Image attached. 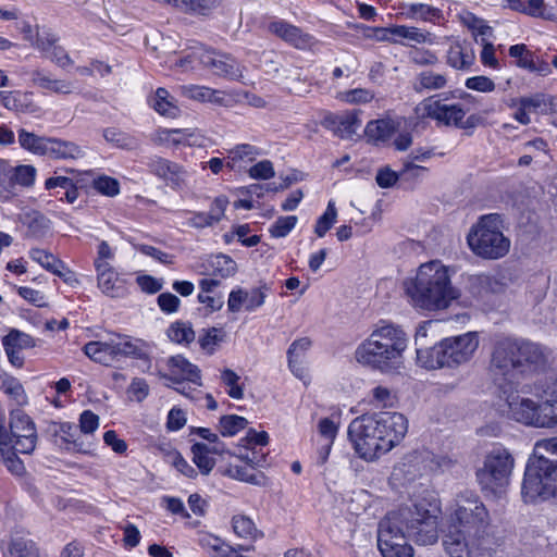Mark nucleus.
I'll use <instances>...</instances> for the list:
<instances>
[{
    "label": "nucleus",
    "mask_w": 557,
    "mask_h": 557,
    "mask_svg": "<svg viewBox=\"0 0 557 557\" xmlns=\"http://www.w3.org/2000/svg\"><path fill=\"white\" fill-rule=\"evenodd\" d=\"M442 513L436 492L423 490L411 505L389 512L379 524L377 546L383 557H413L412 540L418 545H433L438 540Z\"/></svg>",
    "instance_id": "nucleus-1"
},
{
    "label": "nucleus",
    "mask_w": 557,
    "mask_h": 557,
    "mask_svg": "<svg viewBox=\"0 0 557 557\" xmlns=\"http://www.w3.org/2000/svg\"><path fill=\"white\" fill-rule=\"evenodd\" d=\"M408 419L397 411H379L354 419L347 437L355 455L367 463H376L398 447L408 433Z\"/></svg>",
    "instance_id": "nucleus-2"
},
{
    "label": "nucleus",
    "mask_w": 557,
    "mask_h": 557,
    "mask_svg": "<svg viewBox=\"0 0 557 557\" xmlns=\"http://www.w3.org/2000/svg\"><path fill=\"white\" fill-rule=\"evenodd\" d=\"M456 269L435 259L421 263L401 282L407 302L419 312H438L459 300L461 292L453 284Z\"/></svg>",
    "instance_id": "nucleus-3"
},
{
    "label": "nucleus",
    "mask_w": 557,
    "mask_h": 557,
    "mask_svg": "<svg viewBox=\"0 0 557 557\" xmlns=\"http://www.w3.org/2000/svg\"><path fill=\"white\" fill-rule=\"evenodd\" d=\"M500 413L509 420L535 429L557 428V377L553 374L525 384L520 392L505 391Z\"/></svg>",
    "instance_id": "nucleus-4"
},
{
    "label": "nucleus",
    "mask_w": 557,
    "mask_h": 557,
    "mask_svg": "<svg viewBox=\"0 0 557 557\" xmlns=\"http://www.w3.org/2000/svg\"><path fill=\"white\" fill-rule=\"evenodd\" d=\"M408 345V334L400 325L380 321L358 344L354 358L357 363L370 370L382 374H395L405 367Z\"/></svg>",
    "instance_id": "nucleus-5"
},
{
    "label": "nucleus",
    "mask_w": 557,
    "mask_h": 557,
    "mask_svg": "<svg viewBox=\"0 0 557 557\" xmlns=\"http://www.w3.org/2000/svg\"><path fill=\"white\" fill-rule=\"evenodd\" d=\"M547 351L541 345L516 337H503L495 342L491 361L490 372L499 389L498 410L505 405V391L507 393L519 392L512 386L515 371L523 367H541L545 363Z\"/></svg>",
    "instance_id": "nucleus-6"
},
{
    "label": "nucleus",
    "mask_w": 557,
    "mask_h": 557,
    "mask_svg": "<svg viewBox=\"0 0 557 557\" xmlns=\"http://www.w3.org/2000/svg\"><path fill=\"white\" fill-rule=\"evenodd\" d=\"M505 220L499 213L481 215L470 227L467 244L472 253L483 260H498L506 257L511 240L505 235Z\"/></svg>",
    "instance_id": "nucleus-7"
},
{
    "label": "nucleus",
    "mask_w": 557,
    "mask_h": 557,
    "mask_svg": "<svg viewBox=\"0 0 557 557\" xmlns=\"http://www.w3.org/2000/svg\"><path fill=\"white\" fill-rule=\"evenodd\" d=\"M513 469L511 451L503 445H494L484 454L475 470V479L485 494L500 497L510 485Z\"/></svg>",
    "instance_id": "nucleus-8"
},
{
    "label": "nucleus",
    "mask_w": 557,
    "mask_h": 557,
    "mask_svg": "<svg viewBox=\"0 0 557 557\" xmlns=\"http://www.w3.org/2000/svg\"><path fill=\"white\" fill-rule=\"evenodd\" d=\"M521 496L524 503L547 500L557 496V459L536 454L529 458L524 469Z\"/></svg>",
    "instance_id": "nucleus-9"
},
{
    "label": "nucleus",
    "mask_w": 557,
    "mask_h": 557,
    "mask_svg": "<svg viewBox=\"0 0 557 557\" xmlns=\"http://www.w3.org/2000/svg\"><path fill=\"white\" fill-rule=\"evenodd\" d=\"M84 354L94 362L111 367L123 357L145 359L149 345L143 339L125 334H111L106 339L91 341L83 347Z\"/></svg>",
    "instance_id": "nucleus-10"
},
{
    "label": "nucleus",
    "mask_w": 557,
    "mask_h": 557,
    "mask_svg": "<svg viewBox=\"0 0 557 557\" xmlns=\"http://www.w3.org/2000/svg\"><path fill=\"white\" fill-rule=\"evenodd\" d=\"M443 546L449 557H496L503 543L487 532L471 533L449 528L443 536Z\"/></svg>",
    "instance_id": "nucleus-11"
},
{
    "label": "nucleus",
    "mask_w": 557,
    "mask_h": 557,
    "mask_svg": "<svg viewBox=\"0 0 557 557\" xmlns=\"http://www.w3.org/2000/svg\"><path fill=\"white\" fill-rule=\"evenodd\" d=\"M449 528H463L465 531L472 530L478 533L485 532L490 523V515L484 504L474 492L459 494L449 507Z\"/></svg>",
    "instance_id": "nucleus-12"
},
{
    "label": "nucleus",
    "mask_w": 557,
    "mask_h": 557,
    "mask_svg": "<svg viewBox=\"0 0 557 557\" xmlns=\"http://www.w3.org/2000/svg\"><path fill=\"white\" fill-rule=\"evenodd\" d=\"M453 460L447 456H435L429 450H416L404 457L401 462L394 469V476H403L411 481L417 476L429 472L445 470L449 468Z\"/></svg>",
    "instance_id": "nucleus-13"
},
{
    "label": "nucleus",
    "mask_w": 557,
    "mask_h": 557,
    "mask_svg": "<svg viewBox=\"0 0 557 557\" xmlns=\"http://www.w3.org/2000/svg\"><path fill=\"white\" fill-rule=\"evenodd\" d=\"M18 143L22 148L40 156L75 158L81 153V149L73 143L40 137L25 129L18 132Z\"/></svg>",
    "instance_id": "nucleus-14"
},
{
    "label": "nucleus",
    "mask_w": 557,
    "mask_h": 557,
    "mask_svg": "<svg viewBox=\"0 0 557 557\" xmlns=\"http://www.w3.org/2000/svg\"><path fill=\"white\" fill-rule=\"evenodd\" d=\"M419 117H430L445 126L461 127L466 111L459 103L447 104L442 100L426 98L416 107Z\"/></svg>",
    "instance_id": "nucleus-15"
},
{
    "label": "nucleus",
    "mask_w": 557,
    "mask_h": 557,
    "mask_svg": "<svg viewBox=\"0 0 557 557\" xmlns=\"http://www.w3.org/2000/svg\"><path fill=\"white\" fill-rule=\"evenodd\" d=\"M441 342L448 368L458 367L470 361L479 347V336L475 332L446 337Z\"/></svg>",
    "instance_id": "nucleus-16"
},
{
    "label": "nucleus",
    "mask_w": 557,
    "mask_h": 557,
    "mask_svg": "<svg viewBox=\"0 0 557 557\" xmlns=\"http://www.w3.org/2000/svg\"><path fill=\"white\" fill-rule=\"evenodd\" d=\"M9 426L14 437L15 449L20 454H32L37 445V429L29 416L21 409L10 411Z\"/></svg>",
    "instance_id": "nucleus-17"
},
{
    "label": "nucleus",
    "mask_w": 557,
    "mask_h": 557,
    "mask_svg": "<svg viewBox=\"0 0 557 557\" xmlns=\"http://www.w3.org/2000/svg\"><path fill=\"white\" fill-rule=\"evenodd\" d=\"M199 63L214 75L237 79L242 77V67L230 54L205 48L199 55Z\"/></svg>",
    "instance_id": "nucleus-18"
},
{
    "label": "nucleus",
    "mask_w": 557,
    "mask_h": 557,
    "mask_svg": "<svg viewBox=\"0 0 557 557\" xmlns=\"http://www.w3.org/2000/svg\"><path fill=\"white\" fill-rule=\"evenodd\" d=\"M267 295L265 287H255L251 289L238 287L232 289L227 299V309L233 313L242 310L253 312L264 305Z\"/></svg>",
    "instance_id": "nucleus-19"
},
{
    "label": "nucleus",
    "mask_w": 557,
    "mask_h": 557,
    "mask_svg": "<svg viewBox=\"0 0 557 557\" xmlns=\"http://www.w3.org/2000/svg\"><path fill=\"white\" fill-rule=\"evenodd\" d=\"M34 46L62 69L73 64V60L65 49L58 45V37L50 32L37 33Z\"/></svg>",
    "instance_id": "nucleus-20"
},
{
    "label": "nucleus",
    "mask_w": 557,
    "mask_h": 557,
    "mask_svg": "<svg viewBox=\"0 0 557 557\" xmlns=\"http://www.w3.org/2000/svg\"><path fill=\"white\" fill-rule=\"evenodd\" d=\"M2 346L8 357L9 362L15 368H22L24 364V357L22 351L35 346L33 337L28 334L12 330L2 339Z\"/></svg>",
    "instance_id": "nucleus-21"
},
{
    "label": "nucleus",
    "mask_w": 557,
    "mask_h": 557,
    "mask_svg": "<svg viewBox=\"0 0 557 557\" xmlns=\"http://www.w3.org/2000/svg\"><path fill=\"white\" fill-rule=\"evenodd\" d=\"M359 113L360 111L352 110L339 114H332L325 117V123L338 137L343 139H351L360 129L362 124Z\"/></svg>",
    "instance_id": "nucleus-22"
},
{
    "label": "nucleus",
    "mask_w": 557,
    "mask_h": 557,
    "mask_svg": "<svg viewBox=\"0 0 557 557\" xmlns=\"http://www.w3.org/2000/svg\"><path fill=\"white\" fill-rule=\"evenodd\" d=\"M99 289L108 297L122 298L127 294L126 281L113 267L96 270Z\"/></svg>",
    "instance_id": "nucleus-23"
},
{
    "label": "nucleus",
    "mask_w": 557,
    "mask_h": 557,
    "mask_svg": "<svg viewBox=\"0 0 557 557\" xmlns=\"http://www.w3.org/2000/svg\"><path fill=\"white\" fill-rule=\"evenodd\" d=\"M467 288L474 298L481 299L488 294L500 293L504 289V284L497 276L479 273L468 277Z\"/></svg>",
    "instance_id": "nucleus-24"
},
{
    "label": "nucleus",
    "mask_w": 557,
    "mask_h": 557,
    "mask_svg": "<svg viewBox=\"0 0 557 557\" xmlns=\"http://www.w3.org/2000/svg\"><path fill=\"white\" fill-rule=\"evenodd\" d=\"M168 368L169 377L175 382L188 381L196 385H201L200 371L197 366L190 363L181 355L169 358Z\"/></svg>",
    "instance_id": "nucleus-25"
},
{
    "label": "nucleus",
    "mask_w": 557,
    "mask_h": 557,
    "mask_svg": "<svg viewBox=\"0 0 557 557\" xmlns=\"http://www.w3.org/2000/svg\"><path fill=\"white\" fill-rule=\"evenodd\" d=\"M448 84L447 75L426 70L418 73L412 81V89L425 94L444 89Z\"/></svg>",
    "instance_id": "nucleus-26"
},
{
    "label": "nucleus",
    "mask_w": 557,
    "mask_h": 557,
    "mask_svg": "<svg viewBox=\"0 0 557 557\" xmlns=\"http://www.w3.org/2000/svg\"><path fill=\"white\" fill-rule=\"evenodd\" d=\"M397 125L391 119H379L370 121L364 128L368 140L375 145L386 144L396 133Z\"/></svg>",
    "instance_id": "nucleus-27"
},
{
    "label": "nucleus",
    "mask_w": 557,
    "mask_h": 557,
    "mask_svg": "<svg viewBox=\"0 0 557 557\" xmlns=\"http://www.w3.org/2000/svg\"><path fill=\"white\" fill-rule=\"evenodd\" d=\"M416 354L417 364L423 369L436 370L448 367L442 342L430 348L417 347Z\"/></svg>",
    "instance_id": "nucleus-28"
},
{
    "label": "nucleus",
    "mask_w": 557,
    "mask_h": 557,
    "mask_svg": "<svg viewBox=\"0 0 557 557\" xmlns=\"http://www.w3.org/2000/svg\"><path fill=\"white\" fill-rule=\"evenodd\" d=\"M269 28L273 34L296 48H305L310 41V37L307 34H304L298 27L283 21L271 23Z\"/></svg>",
    "instance_id": "nucleus-29"
},
{
    "label": "nucleus",
    "mask_w": 557,
    "mask_h": 557,
    "mask_svg": "<svg viewBox=\"0 0 557 557\" xmlns=\"http://www.w3.org/2000/svg\"><path fill=\"white\" fill-rule=\"evenodd\" d=\"M474 59L473 50L466 42L460 41L451 44L446 55L447 64L456 70L469 69Z\"/></svg>",
    "instance_id": "nucleus-30"
},
{
    "label": "nucleus",
    "mask_w": 557,
    "mask_h": 557,
    "mask_svg": "<svg viewBox=\"0 0 557 557\" xmlns=\"http://www.w3.org/2000/svg\"><path fill=\"white\" fill-rule=\"evenodd\" d=\"M29 257L33 261L40 264L47 271L63 277L65 282L69 281L66 274H71V272L66 269L65 264L52 253L45 249L33 248L29 251Z\"/></svg>",
    "instance_id": "nucleus-31"
},
{
    "label": "nucleus",
    "mask_w": 557,
    "mask_h": 557,
    "mask_svg": "<svg viewBox=\"0 0 557 557\" xmlns=\"http://www.w3.org/2000/svg\"><path fill=\"white\" fill-rule=\"evenodd\" d=\"M198 544L206 550L211 557H233L234 549L222 539L211 534L201 533L198 536Z\"/></svg>",
    "instance_id": "nucleus-32"
},
{
    "label": "nucleus",
    "mask_w": 557,
    "mask_h": 557,
    "mask_svg": "<svg viewBox=\"0 0 557 557\" xmlns=\"http://www.w3.org/2000/svg\"><path fill=\"white\" fill-rule=\"evenodd\" d=\"M259 154V150L249 144H242L235 146L228 151V162L226 169L228 171H240L243 162H252Z\"/></svg>",
    "instance_id": "nucleus-33"
},
{
    "label": "nucleus",
    "mask_w": 557,
    "mask_h": 557,
    "mask_svg": "<svg viewBox=\"0 0 557 557\" xmlns=\"http://www.w3.org/2000/svg\"><path fill=\"white\" fill-rule=\"evenodd\" d=\"M0 388L15 405L21 407L27 405L28 397L22 383L16 377L2 372L0 374Z\"/></svg>",
    "instance_id": "nucleus-34"
},
{
    "label": "nucleus",
    "mask_w": 557,
    "mask_h": 557,
    "mask_svg": "<svg viewBox=\"0 0 557 557\" xmlns=\"http://www.w3.org/2000/svg\"><path fill=\"white\" fill-rule=\"evenodd\" d=\"M232 528L234 533L242 539L256 541L263 536V533L258 530L253 520L243 513L233 516Z\"/></svg>",
    "instance_id": "nucleus-35"
},
{
    "label": "nucleus",
    "mask_w": 557,
    "mask_h": 557,
    "mask_svg": "<svg viewBox=\"0 0 557 557\" xmlns=\"http://www.w3.org/2000/svg\"><path fill=\"white\" fill-rule=\"evenodd\" d=\"M193 461L202 474H209L215 465L212 447L207 444L195 443L191 446Z\"/></svg>",
    "instance_id": "nucleus-36"
},
{
    "label": "nucleus",
    "mask_w": 557,
    "mask_h": 557,
    "mask_svg": "<svg viewBox=\"0 0 557 557\" xmlns=\"http://www.w3.org/2000/svg\"><path fill=\"white\" fill-rule=\"evenodd\" d=\"M4 108L24 113H36L38 111V107L33 101V94L23 91H11L10 96L4 98Z\"/></svg>",
    "instance_id": "nucleus-37"
},
{
    "label": "nucleus",
    "mask_w": 557,
    "mask_h": 557,
    "mask_svg": "<svg viewBox=\"0 0 557 557\" xmlns=\"http://www.w3.org/2000/svg\"><path fill=\"white\" fill-rule=\"evenodd\" d=\"M517 103L528 108L529 111H540L544 114L553 111V97L543 92H536L531 96L521 97L518 100H512L510 106L512 107Z\"/></svg>",
    "instance_id": "nucleus-38"
},
{
    "label": "nucleus",
    "mask_w": 557,
    "mask_h": 557,
    "mask_svg": "<svg viewBox=\"0 0 557 557\" xmlns=\"http://www.w3.org/2000/svg\"><path fill=\"white\" fill-rule=\"evenodd\" d=\"M219 0H172V7L183 13L208 15Z\"/></svg>",
    "instance_id": "nucleus-39"
},
{
    "label": "nucleus",
    "mask_w": 557,
    "mask_h": 557,
    "mask_svg": "<svg viewBox=\"0 0 557 557\" xmlns=\"http://www.w3.org/2000/svg\"><path fill=\"white\" fill-rule=\"evenodd\" d=\"M369 401L376 408H393L397 403V395L388 386L379 384L370 391Z\"/></svg>",
    "instance_id": "nucleus-40"
},
{
    "label": "nucleus",
    "mask_w": 557,
    "mask_h": 557,
    "mask_svg": "<svg viewBox=\"0 0 557 557\" xmlns=\"http://www.w3.org/2000/svg\"><path fill=\"white\" fill-rule=\"evenodd\" d=\"M169 339L178 345H188L195 339V332L189 322L175 321L166 331Z\"/></svg>",
    "instance_id": "nucleus-41"
},
{
    "label": "nucleus",
    "mask_w": 557,
    "mask_h": 557,
    "mask_svg": "<svg viewBox=\"0 0 557 557\" xmlns=\"http://www.w3.org/2000/svg\"><path fill=\"white\" fill-rule=\"evenodd\" d=\"M392 35L398 38H404L417 44H432L433 38L431 33L422 32L418 27L397 25L393 26Z\"/></svg>",
    "instance_id": "nucleus-42"
},
{
    "label": "nucleus",
    "mask_w": 557,
    "mask_h": 557,
    "mask_svg": "<svg viewBox=\"0 0 557 557\" xmlns=\"http://www.w3.org/2000/svg\"><path fill=\"white\" fill-rule=\"evenodd\" d=\"M35 176H0V199L8 200L16 194V186H29Z\"/></svg>",
    "instance_id": "nucleus-43"
},
{
    "label": "nucleus",
    "mask_w": 557,
    "mask_h": 557,
    "mask_svg": "<svg viewBox=\"0 0 557 557\" xmlns=\"http://www.w3.org/2000/svg\"><path fill=\"white\" fill-rule=\"evenodd\" d=\"M210 265L213 273L223 278L231 277L237 272L236 262L230 256L223 253L212 256Z\"/></svg>",
    "instance_id": "nucleus-44"
},
{
    "label": "nucleus",
    "mask_w": 557,
    "mask_h": 557,
    "mask_svg": "<svg viewBox=\"0 0 557 557\" xmlns=\"http://www.w3.org/2000/svg\"><path fill=\"white\" fill-rule=\"evenodd\" d=\"M248 424L246 418L237 414L222 416L219 421V430L223 436L232 437L244 430Z\"/></svg>",
    "instance_id": "nucleus-45"
},
{
    "label": "nucleus",
    "mask_w": 557,
    "mask_h": 557,
    "mask_svg": "<svg viewBox=\"0 0 557 557\" xmlns=\"http://www.w3.org/2000/svg\"><path fill=\"white\" fill-rule=\"evenodd\" d=\"M103 137L108 143L113 144L117 148L131 150L138 146L135 137L114 127L104 129Z\"/></svg>",
    "instance_id": "nucleus-46"
},
{
    "label": "nucleus",
    "mask_w": 557,
    "mask_h": 557,
    "mask_svg": "<svg viewBox=\"0 0 557 557\" xmlns=\"http://www.w3.org/2000/svg\"><path fill=\"white\" fill-rule=\"evenodd\" d=\"M182 94L187 98L198 100V101H208V102H219L220 98L218 97V91L211 89L206 86L198 85H188L181 87Z\"/></svg>",
    "instance_id": "nucleus-47"
},
{
    "label": "nucleus",
    "mask_w": 557,
    "mask_h": 557,
    "mask_svg": "<svg viewBox=\"0 0 557 557\" xmlns=\"http://www.w3.org/2000/svg\"><path fill=\"white\" fill-rule=\"evenodd\" d=\"M4 557H39V553L34 542L15 539L11 542Z\"/></svg>",
    "instance_id": "nucleus-48"
},
{
    "label": "nucleus",
    "mask_w": 557,
    "mask_h": 557,
    "mask_svg": "<svg viewBox=\"0 0 557 557\" xmlns=\"http://www.w3.org/2000/svg\"><path fill=\"white\" fill-rule=\"evenodd\" d=\"M298 218L296 215L278 216L269 227V233L273 238L286 237L297 225Z\"/></svg>",
    "instance_id": "nucleus-49"
},
{
    "label": "nucleus",
    "mask_w": 557,
    "mask_h": 557,
    "mask_svg": "<svg viewBox=\"0 0 557 557\" xmlns=\"http://www.w3.org/2000/svg\"><path fill=\"white\" fill-rule=\"evenodd\" d=\"M337 220V210L335 201L330 200L324 213L318 219L314 226V233L318 237H324Z\"/></svg>",
    "instance_id": "nucleus-50"
},
{
    "label": "nucleus",
    "mask_w": 557,
    "mask_h": 557,
    "mask_svg": "<svg viewBox=\"0 0 557 557\" xmlns=\"http://www.w3.org/2000/svg\"><path fill=\"white\" fill-rule=\"evenodd\" d=\"M221 380L226 387V393L233 399H242L244 397V389L240 385V376L233 370L225 369L221 373Z\"/></svg>",
    "instance_id": "nucleus-51"
},
{
    "label": "nucleus",
    "mask_w": 557,
    "mask_h": 557,
    "mask_svg": "<svg viewBox=\"0 0 557 557\" xmlns=\"http://www.w3.org/2000/svg\"><path fill=\"white\" fill-rule=\"evenodd\" d=\"M225 474L232 479L258 484V474L253 471L252 466L233 465L231 463L225 470Z\"/></svg>",
    "instance_id": "nucleus-52"
},
{
    "label": "nucleus",
    "mask_w": 557,
    "mask_h": 557,
    "mask_svg": "<svg viewBox=\"0 0 557 557\" xmlns=\"http://www.w3.org/2000/svg\"><path fill=\"white\" fill-rule=\"evenodd\" d=\"M408 14L413 18L431 22L438 20L442 16V11L424 3H410L408 5Z\"/></svg>",
    "instance_id": "nucleus-53"
},
{
    "label": "nucleus",
    "mask_w": 557,
    "mask_h": 557,
    "mask_svg": "<svg viewBox=\"0 0 557 557\" xmlns=\"http://www.w3.org/2000/svg\"><path fill=\"white\" fill-rule=\"evenodd\" d=\"M170 94L164 88H158L153 99V108L160 114L174 117L177 114V108L169 100Z\"/></svg>",
    "instance_id": "nucleus-54"
},
{
    "label": "nucleus",
    "mask_w": 557,
    "mask_h": 557,
    "mask_svg": "<svg viewBox=\"0 0 557 557\" xmlns=\"http://www.w3.org/2000/svg\"><path fill=\"white\" fill-rule=\"evenodd\" d=\"M509 55L511 58L517 59V66L524 69V70H531L534 63L535 53L528 50L527 46L524 44L520 45H513L509 48Z\"/></svg>",
    "instance_id": "nucleus-55"
},
{
    "label": "nucleus",
    "mask_w": 557,
    "mask_h": 557,
    "mask_svg": "<svg viewBox=\"0 0 557 557\" xmlns=\"http://www.w3.org/2000/svg\"><path fill=\"white\" fill-rule=\"evenodd\" d=\"M249 232H250V227L248 224L237 225L234 227L233 233L231 235L225 234L224 238H225L226 243H230L231 238L233 236H236L243 246L255 247L260 243V236H258V235L248 236Z\"/></svg>",
    "instance_id": "nucleus-56"
},
{
    "label": "nucleus",
    "mask_w": 557,
    "mask_h": 557,
    "mask_svg": "<svg viewBox=\"0 0 557 557\" xmlns=\"http://www.w3.org/2000/svg\"><path fill=\"white\" fill-rule=\"evenodd\" d=\"M203 51L205 47L201 45L194 47L189 52L175 60L171 67L181 69L183 72L193 71L195 69L196 61L199 62V55Z\"/></svg>",
    "instance_id": "nucleus-57"
},
{
    "label": "nucleus",
    "mask_w": 557,
    "mask_h": 557,
    "mask_svg": "<svg viewBox=\"0 0 557 557\" xmlns=\"http://www.w3.org/2000/svg\"><path fill=\"white\" fill-rule=\"evenodd\" d=\"M269 443V435L264 431L249 430L246 436L239 440L238 448L265 447Z\"/></svg>",
    "instance_id": "nucleus-58"
},
{
    "label": "nucleus",
    "mask_w": 557,
    "mask_h": 557,
    "mask_svg": "<svg viewBox=\"0 0 557 557\" xmlns=\"http://www.w3.org/2000/svg\"><path fill=\"white\" fill-rule=\"evenodd\" d=\"M173 146H194L200 145L201 136L191 129L172 128Z\"/></svg>",
    "instance_id": "nucleus-59"
},
{
    "label": "nucleus",
    "mask_w": 557,
    "mask_h": 557,
    "mask_svg": "<svg viewBox=\"0 0 557 557\" xmlns=\"http://www.w3.org/2000/svg\"><path fill=\"white\" fill-rule=\"evenodd\" d=\"M99 425L100 419L98 414H96L91 410H84L79 414L78 426L83 435H92L98 430Z\"/></svg>",
    "instance_id": "nucleus-60"
},
{
    "label": "nucleus",
    "mask_w": 557,
    "mask_h": 557,
    "mask_svg": "<svg viewBox=\"0 0 557 557\" xmlns=\"http://www.w3.org/2000/svg\"><path fill=\"white\" fill-rule=\"evenodd\" d=\"M191 433L197 434L202 440H206V444L209 445V447H212L213 453L223 454L226 450L224 442L220 441L218 434L213 433L210 429L194 428Z\"/></svg>",
    "instance_id": "nucleus-61"
},
{
    "label": "nucleus",
    "mask_w": 557,
    "mask_h": 557,
    "mask_svg": "<svg viewBox=\"0 0 557 557\" xmlns=\"http://www.w3.org/2000/svg\"><path fill=\"white\" fill-rule=\"evenodd\" d=\"M319 441L334 443L338 433V424L331 418H322L318 422Z\"/></svg>",
    "instance_id": "nucleus-62"
},
{
    "label": "nucleus",
    "mask_w": 557,
    "mask_h": 557,
    "mask_svg": "<svg viewBox=\"0 0 557 557\" xmlns=\"http://www.w3.org/2000/svg\"><path fill=\"white\" fill-rule=\"evenodd\" d=\"M312 342L309 337L295 339L287 349V360H300L311 348Z\"/></svg>",
    "instance_id": "nucleus-63"
},
{
    "label": "nucleus",
    "mask_w": 557,
    "mask_h": 557,
    "mask_svg": "<svg viewBox=\"0 0 557 557\" xmlns=\"http://www.w3.org/2000/svg\"><path fill=\"white\" fill-rule=\"evenodd\" d=\"M17 453L15 448H12L4 455H0V459L12 474L22 475L25 472V467Z\"/></svg>",
    "instance_id": "nucleus-64"
}]
</instances>
